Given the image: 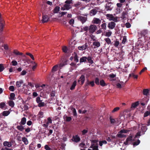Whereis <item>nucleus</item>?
Wrapping results in <instances>:
<instances>
[{"instance_id": "nucleus-48", "label": "nucleus", "mask_w": 150, "mask_h": 150, "mask_svg": "<svg viewBox=\"0 0 150 150\" xmlns=\"http://www.w3.org/2000/svg\"><path fill=\"white\" fill-rule=\"evenodd\" d=\"M150 115V111H147L144 114V117H146Z\"/></svg>"}, {"instance_id": "nucleus-23", "label": "nucleus", "mask_w": 150, "mask_h": 150, "mask_svg": "<svg viewBox=\"0 0 150 150\" xmlns=\"http://www.w3.org/2000/svg\"><path fill=\"white\" fill-rule=\"evenodd\" d=\"M142 93L144 95L147 96L149 93V90L148 89H144Z\"/></svg>"}, {"instance_id": "nucleus-24", "label": "nucleus", "mask_w": 150, "mask_h": 150, "mask_svg": "<svg viewBox=\"0 0 150 150\" xmlns=\"http://www.w3.org/2000/svg\"><path fill=\"white\" fill-rule=\"evenodd\" d=\"M76 80L74 81L70 88L71 90H73L75 88L76 85Z\"/></svg>"}, {"instance_id": "nucleus-21", "label": "nucleus", "mask_w": 150, "mask_h": 150, "mask_svg": "<svg viewBox=\"0 0 150 150\" xmlns=\"http://www.w3.org/2000/svg\"><path fill=\"white\" fill-rule=\"evenodd\" d=\"M97 12V10L95 9H93L90 11V14L91 16H94L96 13Z\"/></svg>"}, {"instance_id": "nucleus-38", "label": "nucleus", "mask_w": 150, "mask_h": 150, "mask_svg": "<svg viewBox=\"0 0 150 150\" xmlns=\"http://www.w3.org/2000/svg\"><path fill=\"white\" fill-rule=\"evenodd\" d=\"M107 144V142L105 140H102L99 142V144L100 146H102L103 144Z\"/></svg>"}, {"instance_id": "nucleus-41", "label": "nucleus", "mask_w": 150, "mask_h": 150, "mask_svg": "<svg viewBox=\"0 0 150 150\" xmlns=\"http://www.w3.org/2000/svg\"><path fill=\"white\" fill-rule=\"evenodd\" d=\"M109 119L110 120V123L111 124H114L116 122L115 119L112 118L111 116L110 117Z\"/></svg>"}, {"instance_id": "nucleus-40", "label": "nucleus", "mask_w": 150, "mask_h": 150, "mask_svg": "<svg viewBox=\"0 0 150 150\" xmlns=\"http://www.w3.org/2000/svg\"><path fill=\"white\" fill-rule=\"evenodd\" d=\"M140 142V140L138 139L137 142H134L133 143V145L134 146H137L139 144Z\"/></svg>"}, {"instance_id": "nucleus-52", "label": "nucleus", "mask_w": 150, "mask_h": 150, "mask_svg": "<svg viewBox=\"0 0 150 150\" xmlns=\"http://www.w3.org/2000/svg\"><path fill=\"white\" fill-rule=\"evenodd\" d=\"M52 120L51 119V118L50 117H49L47 118V124H48V125L49 123L52 124Z\"/></svg>"}, {"instance_id": "nucleus-26", "label": "nucleus", "mask_w": 150, "mask_h": 150, "mask_svg": "<svg viewBox=\"0 0 150 150\" xmlns=\"http://www.w3.org/2000/svg\"><path fill=\"white\" fill-rule=\"evenodd\" d=\"M64 7L66 9V10H69L72 8L71 5L67 4H64Z\"/></svg>"}, {"instance_id": "nucleus-43", "label": "nucleus", "mask_w": 150, "mask_h": 150, "mask_svg": "<svg viewBox=\"0 0 150 150\" xmlns=\"http://www.w3.org/2000/svg\"><path fill=\"white\" fill-rule=\"evenodd\" d=\"M117 136L118 137L121 138H123L126 137V135L124 134H122V133L117 134Z\"/></svg>"}, {"instance_id": "nucleus-19", "label": "nucleus", "mask_w": 150, "mask_h": 150, "mask_svg": "<svg viewBox=\"0 0 150 150\" xmlns=\"http://www.w3.org/2000/svg\"><path fill=\"white\" fill-rule=\"evenodd\" d=\"M105 9L107 11H110L112 9L111 5L110 3H108L105 6Z\"/></svg>"}, {"instance_id": "nucleus-36", "label": "nucleus", "mask_w": 150, "mask_h": 150, "mask_svg": "<svg viewBox=\"0 0 150 150\" xmlns=\"http://www.w3.org/2000/svg\"><path fill=\"white\" fill-rule=\"evenodd\" d=\"M8 104L10 106L12 107H13L14 105V103L13 101L12 100L9 101L8 102Z\"/></svg>"}, {"instance_id": "nucleus-2", "label": "nucleus", "mask_w": 150, "mask_h": 150, "mask_svg": "<svg viewBox=\"0 0 150 150\" xmlns=\"http://www.w3.org/2000/svg\"><path fill=\"white\" fill-rule=\"evenodd\" d=\"M134 141V140L132 139V136H129L127 137L126 141L124 142V144L125 145H128L129 143H130Z\"/></svg>"}, {"instance_id": "nucleus-37", "label": "nucleus", "mask_w": 150, "mask_h": 150, "mask_svg": "<svg viewBox=\"0 0 150 150\" xmlns=\"http://www.w3.org/2000/svg\"><path fill=\"white\" fill-rule=\"evenodd\" d=\"M81 5V3L80 2H78L77 3L74 4V6L76 8H79Z\"/></svg>"}, {"instance_id": "nucleus-63", "label": "nucleus", "mask_w": 150, "mask_h": 150, "mask_svg": "<svg viewBox=\"0 0 150 150\" xmlns=\"http://www.w3.org/2000/svg\"><path fill=\"white\" fill-rule=\"evenodd\" d=\"M88 130H87L84 129L82 131V134L83 135H85L86 133L88 132Z\"/></svg>"}, {"instance_id": "nucleus-46", "label": "nucleus", "mask_w": 150, "mask_h": 150, "mask_svg": "<svg viewBox=\"0 0 150 150\" xmlns=\"http://www.w3.org/2000/svg\"><path fill=\"white\" fill-rule=\"evenodd\" d=\"M66 122H69L71 121L72 120V118L71 117H68L66 116Z\"/></svg>"}, {"instance_id": "nucleus-10", "label": "nucleus", "mask_w": 150, "mask_h": 150, "mask_svg": "<svg viewBox=\"0 0 150 150\" xmlns=\"http://www.w3.org/2000/svg\"><path fill=\"white\" fill-rule=\"evenodd\" d=\"M128 16L127 13L126 11H123L122 13L121 18L123 20H125L127 18Z\"/></svg>"}, {"instance_id": "nucleus-50", "label": "nucleus", "mask_w": 150, "mask_h": 150, "mask_svg": "<svg viewBox=\"0 0 150 150\" xmlns=\"http://www.w3.org/2000/svg\"><path fill=\"white\" fill-rule=\"evenodd\" d=\"M38 103V106L39 107H43L45 105V103L44 102H40Z\"/></svg>"}, {"instance_id": "nucleus-53", "label": "nucleus", "mask_w": 150, "mask_h": 150, "mask_svg": "<svg viewBox=\"0 0 150 150\" xmlns=\"http://www.w3.org/2000/svg\"><path fill=\"white\" fill-rule=\"evenodd\" d=\"M65 4H70L72 3V0H67L65 2Z\"/></svg>"}, {"instance_id": "nucleus-56", "label": "nucleus", "mask_w": 150, "mask_h": 150, "mask_svg": "<svg viewBox=\"0 0 150 150\" xmlns=\"http://www.w3.org/2000/svg\"><path fill=\"white\" fill-rule=\"evenodd\" d=\"M4 69V67L2 64H0V72L3 71Z\"/></svg>"}, {"instance_id": "nucleus-6", "label": "nucleus", "mask_w": 150, "mask_h": 150, "mask_svg": "<svg viewBox=\"0 0 150 150\" xmlns=\"http://www.w3.org/2000/svg\"><path fill=\"white\" fill-rule=\"evenodd\" d=\"M116 25L115 23L113 21L109 22L108 25V27L110 29H113L115 27Z\"/></svg>"}, {"instance_id": "nucleus-49", "label": "nucleus", "mask_w": 150, "mask_h": 150, "mask_svg": "<svg viewBox=\"0 0 150 150\" xmlns=\"http://www.w3.org/2000/svg\"><path fill=\"white\" fill-rule=\"evenodd\" d=\"M62 50L64 52V53H67L68 52L67 48L66 46H64L62 48Z\"/></svg>"}, {"instance_id": "nucleus-62", "label": "nucleus", "mask_w": 150, "mask_h": 150, "mask_svg": "<svg viewBox=\"0 0 150 150\" xmlns=\"http://www.w3.org/2000/svg\"><path fill=\"white\" fill-rule=\"evenodd\" d=\"M11 63L12 64V65L14 66H16L18 64L17 62L15 60L12 61Z\"/></svg>"}, {"instance_id": "nucleus-34", "label": "nucleus", "mask_w": 150, "mask_h": 150, "mask_svg": "<svg viewBox=\"0 0 150 150\" xmlns=\"http://www.w3.org/2000/svg\"><path fill=\"white\" fill-rule=\"evenodd\" d=\"M104 40L107 42L108 45L110 44L111 43V41L109 38H105Z\"/></svg>"}, {"instance_id": "nucleus-20", "label": "nucleus", "mask_w": 150, "mask_h": 150, "mask_svg": "<svg viewBox=\"0 0 150 150\" xmlns=\"http://www.w3.org/2000/svg\"><path fill=\"white\" fill-rule=\"evenodd\" d=\"M93 23L98 24L100 23L101 22V20L99 18H94L93 20Z\"/></svg>"}, {"instance_id": "nucleus-54", "label": "nucleus", "mask_w": 150, "mask_h": 150, "mask_svg": "<svg viewBox=\"0 0 150 150\" xmlns=\"http://www.w3.org/2000/svg\"><path fill=\"white\" fill-rule=\"evenodd\" d=\"M43 112L42 111H40L39 112L38 115L39 117L42 118L43 117Z\"/></svg>"}, {"instance_id": "nucleus-45", "label": "nucleus", "mask_w": 150, "mask_h": 150, "mask_svg": "<svg viewBox=\"0 0 150 150\" xmlns=\"http://www.w3.org/2000/svg\"><path fill=\"white\" fill-rule=\"evenodd\" d=\"M112 33L110 31L108 32H106L105 33V36L108 37H109L111 35Z\"/></svg>"}, {"instance_id": "nucleus-44", "label": "nucleus", "mask_w": 150, "mask_h": 150, "mask_svg": "<svg viewBox=\"0 0 150 150\" xmlns=\"http://www.w3.org/2000/svg\"><path fill=\"white\" fill-rule=\"evenodd\" d=\"M141 129L142 132H144L147 130V128L145 126H143L142 127Z\"/></svg>"}, {"instance_id": "nucleus-27", "label": "nucleus", "mask_w": 150, "mask_h": 150, "mask_svg": "<svg viewBox=\"0 0 150 150\" xmlns=\"http://www.w3.org/2000/svg\"><path fill=\"white\" fill-rule=\"evenodd\" d=\"M10 113V112L9 111H4L2 113V115L4 116H7Z\"/></svg>"}, {"instance_id": "nucleus-42", "label": "nucleus", "mask_w": 150, "mask_h": 150, "mask_svg": "<svg viewBox=\"0 0 150 150\" xmlns=\"http://www.w3.org/2000/svg\"><path fill=\"white\" fill-rule=\"evenodd\" d=\"M73 114V115L74 116H76L77 115V113L76 110L75 108H72L71 109Z\"/></svg>"}, {"instance_id": "nucleus-57", "label": "nucleus", "mask_w": 150, "mask_h": 150, "mask_svg": "<svg viewBox=\"0 0 150 150\" xmlns=\"http://www.w3.org/2000/svg\"><path fill=\"white\" fill-rule=\"evenodd\" d=\"M79 146L81 148H86L85 146H86L85 144L83 143H81L79 144Z\"/></svg>"}, {"instance_id": "nucleus-58", "label": "nucleus", "mask_w": 150, "mask_h": 150, "mask_svg": "<svg viewBox=\"0 0 150 150\" xmlns=\"http://www.w3.org/2000/svg\"><path fill=\"white\" fill-rule=\"evenodd\" d=\"M99 81V80L98 78L96 77V78L95 82V83L97 85H99L100 84Z\"/></svg>"}, {"instance_id": "nucleus-55", "label": "nucleus", "mask_w": 150, "mask_h": 150, "mask_svg": "<svg viewBox=\"0 0 150 150\" xmlns=\"http://www.w3.org/2000/svg\"><path fill=\"white\" fill-rule=\"evenodd\" d=\"M127 41V37L126 36H124L123 37V39L122 40V43L123 44H125Z\"/></svg>"}, {"instance_id": "nucleus-18", "label": "nucleus", "mask_w": 150, "mask_h": 150, "mask_svg": "<svg viewBox=\"0 0 150 150\" xmlns=\"http://www.w3.org/2000/svg\"><path fill=\"white\" fill-rule=\"evenodd\" d=\"M106 16L107 17V19H109L110 21H112L113 18H114V17L112 14H107L106 15Z\"/></svg>"}, {"instance_id": "nucleus-3", "label": "nucleus", "mask_w": 150, "mask_h": 150, "mask_svg": "<svg viewBox=\"0 0 150 150\" xmlns=\"http://www.w3.org/2000/svg\"><path fill=\"white\" fill-rule=\"evenodd\" d=\"M97 28V27L93 25H91L89 27V32L90 33H93Z\"/></svg>"}, {"instance_id": "nucleus-59", "label": "nucleus", "mask_w": 150, "mask_h": 150, "mask_svg": "<svg viewBox=\"0 0 150 150\" xmlns=\"http://www.w3.org/2000/svg\"><path fill=\"white\" fill-rule=\"evenodd\" d=\"M9 90L11 91H13L14 90V87L13 86H10L9 88Z\"/></svg>"}, {"instance_id": "nucleus-25", "label": "nucleus", "mask_w": 150, "mask_h": 150, "mask_svg": "<svg viewBox=\"0 0 150 150\" xmlns=\"http://www.w3.org/2000/svg\"><path fill=\"white\" fill-rule=\"evenodd\" d=\"M59 67V65L56 64L54 65L52 68V72H54L57 70V68Z\"/></svg>"}, {"instance_id": "nucleus-12", "label": "nucleus", "mask_w": 150, "mask_h": 150, "mask_svg": "<svg viewBox=\"0 0 150 150\" xmlns=\"http://www.w3.org/2000/svg\"><path fill=\"white\" fill-rule=\"evenodd\" d=\"M88 45H87L86 43L85 44L82 46L78 47V49L79 50H83L86 49Z\"/></svg>"}, {"instance_id": "nucleus-8", "label": "nucleus", "mask_w": 150, "mask_h": 150, "mask_svg": "<svg viewBox=\"0 0 150 150\" xmlns=\"http://www.w3.org/2000/svg\"><path fill=\"white\" fill-rule=\"evenodd\" d=\"M72 140L73 141L78 142L80 141L81 139L78 136V135H76L73 136Z\"/></svg>"}, {"instance_id": "nucleus-17", "label": "nucleus", "mask_w": 150, "mask_h": 150, "mask_svg": "<svg viewBox=\"0 0 150 150\" xmlns=\"http://www.w3.org/2000/svg\"><path fill=\"white\" fill-rule=\"evenodd\" d=\"M139 101H137L135 102L132 103L131 105V108H135L139 104Z\"/></svg>"}, {"instance_id": "nucleus-28", "label": "nucleus", "mask_w": 150, "mask_h": 150, "mask_svg": "<svg viewBox=\"0 0 150 150\" xmlns=\"http://www.w3.org/2000/svg\"><path fill=\"white\" fill-rule=\"evenodd\" d=\"M22 140L23 142H24V144L25 145H27L28 144V141L26 137H24L22 138Z\"/></svg>"}, {"instance_id": "nucleus-1", "label": "nucleus", "mask_w": 150, "mask_h": 150, "mask_svg": "<svg viewBox=\"0 0 150 150\" xmlns=\"http://www.w3.org/2000/svg\"><path fill=\"white\" fill-rule=\"evenodd\" d=\"M26 118L25 117H23L19 123L20 125H18L16 127L17 129L21 131H23L25 129V128L23 125H25L26 123Z\"/></svg>"}, {"instance_id": "nucleus-35", "label": "nucleus", "mask_w": 150, "mask_h": 150, "mask_svg": "<svg viewBox=\"0 0 150 150\" xmlns=\"http://www.w3.org/2000/svg\"><path fill=\"white\" fill-rule=\"evenodd\" d=\"M100 85L102 86H104L106 85L103 79H102L100 81Z\"/></svg>"}, {"instance_id": "nucleus-31", "label": "nucleus", "mask_w": 150, "mask_h": 150, "mask_svg": "<svg viewBox=\"0 0 150 150\" xmlns=\"http://www.w3.org/2000/svg\"><path fill=\"white\" fill-rule=\"evenodd\" d=\"M132 77L134 79H137L138 77V76L137 75H135L134 73L130 74L129 75V77Z\"/></svg>"}, {"instance_id": "nucleus-5", "label": "nucleus", "mask_w": 150, "mask_h": 150, "mask_svg": "<svg viewBox=\"0 0 150 150\" xmlns=\"http://www.w3.org/2000/svg\"><path fill=\"white\" fill-rule=\"evenodd\" d=\"M86 17L81 16H78L77 17L78 19L81 22L82 24H83L87 20V16L86 15Z\"/></svg>"}, {"instance_id": "nucleus-22", "label": "nucleus", "mask_w": 150, "mask_h": 150, "mask_svg": "<svg viewBox=\"0 0 150 150\" xmlns=\"http://www.w3.org/2000/svg\"><path fill=\"white\" fill-rule=\"evenodd\" d=\"M74 61L76 62H78L79 61V59L78 58V55L77 53L76 52H74Z\"/></svg>"}, {"instance_id": "nucleus-32", "label": "nucleus", "mask_w": 150, "mask_h": 150, "mask_svg": "<svg viewBox=\"0 0 150 150\" xmlns=\"http://www.w3.org/2000/svg\"><path fill=\"white\" fill-rule=\"evenodd\" d=\"M90 84L91 85L92 87H93V86H94L95 85L94 81H92L90 82L89 81H88L86 85L87 86Z\"/></svg>"}, {"instance_id": "nucleus-15", "label": "nucleus", "mask_w": 150, "mask_h": 150, "mask_svg": "<svg viewBox=\"0 0 150 150\" xmlns=\"http://www.w3.org/2000/svg\"><path fill=\"white\" fill-rule=\"evenodd\" d=\"M87 57L86 56H83L80 58L79 61L81 63L86 62H87Z\"/></svg>"}, {"instance_id": "nucleus-29", "label": "nucleus", "mask_w": 150, "mask_h": 150, "mask_svg": "<svg viewBox=\"0 0 150 150\" xmlns=\"http://www.w3.org/2000/svg\"><path fill=\"white\" fill-rule=\"evenodd\" d=\"M15 96V94L14 93H11L10 94V97H9V99L11 100H14Z\"/></svg>"}, {"instance_id": "nucleus-51", "label": "nucleus", "mask_w": 150, "mask_h": 150, "mask_svg": "<svg viewBox=\"0 0 150 150\" xmlns=\"http://www.w3.org/2000/svg\"><path fill=\"white\" fill-rule=\"evenodd\" d=\"M0 30L1 31H2L3 30V28L4 27V23L1 22V23H0Z\"/></svg>"}, {"instance_id": "nucleus-39", "label": "nucleus", "mask_w": 150, "mask_h": 150, "mask_svg": "<svg viewBox=\"0 0 150 150\" xmlns=\"http://www.w3.org/2000/svg\"><path fill=\"white\" fill-rule=\"evenodd\" d=\"M26 54L27 55L29 56L32 60H34L35 58L33 54L29 52H26Z\"/></svg>"}, {"instance_id": "nucleus-4", "label": "nucleus", "mask_w": 150, "mask_h": 150, "mask_svg": "<svg viewBox=\"0 0 150 150\" xmlns=\"http://www.w3.org/2000/svg\"><path fill=\"white\" fill-rule=\"evenodd\" d=\"M85 80V75L83 74H82L78 80V82L81 85H83L84 82Z\"/></svg>"}, {"instance_id": "nucleus-61", "label": "nucleus", "mask_w": 150, "mask_h": 150, "mask_svg": "<svg viewBox=\"0 0 150 150\" xmlns=\"http://www.w3.org/2000/svg\"><path fill=\"white\" fill-rule=\"evenodd\" d=\"M5 104L4 102H1L0 103V107L1 108L3 109L5 106Z\"/></svg>"}, {"instance_id": "nucleus-33", "label": "nucleus", "mask_w": 150, "mask_h": 150, "mask_svg": "<svg viewBox=\"0 0 150 150\" xmlns=\"http://www.w3.org/2000/svg\"><path fill=\"white\" fill-rule=\"evenodd\" d=\"M60 7L59 6H56L54 10V13H57L59 11Z\"/></svg>"}, {"instance_id": "nucleus-30", "label": "nucleus", "mask_w": 150, "mask_h": 150, "mask_svg": "<svg viewBox=\"0 0 150 150\" xmlns=\"http://www.w3.org/2000/svg\"><path fill=\"white\" fill-rule=\"evenodd\" d=\"M101 27L102 29L106 30L107 28L106 24L105 23H103L101 25Z\"/></svg>"}, {"instance_id": "nucleus-47", "label": "nucleus", "mask_w": 150, "mask_h": 150, "mask_svg": "<svg viewBox=\"0 0 150 150\" xmlns=\"http://www.w3.org/2000/svg\"><path fill=\"white\" fill-rule=\"evenodd\" d=\"M120 108L119 107H116L112 111V113H114L115 112H117L119 110Z\"/></svg>"}, {"instance_id": "nucleus-16", "label": "nucleus", "mask_w": 150, "mask_h": 150, "mask_svg": "<svg viewBox=\"0 0 150 150\" xmlns=\"http://www.w3.org/2000/svg\"><path fill=\"white\" fill-rule=\"evenodd\" d=\"M23 81L22 80H20L19 81H17L16 82V87L18 88L20 87L22 84L23 83Z\"/></svg>"}, {"instance_id": "nucleus-11", "label": "nucleus", "mask_w": 150, "mask_h": 150, "mask_svg": "<svg viewBox=\"0 0 150 150\" xmlns=\"http://www.w3.org/2000/svg\"><path fill=\"white\" fill-rule=\"evenodd\" d=\"M87 60L88 61V62L91 64H92L94 63V62L92 59L93 57L90 56H88L87 57Z\"/></svg>"}, {"instance_id": "nucleus-14", "label": "nucleus", "mask_w": 150, "mask_h": 150, "mask_svg": "<svg viewBox=\"0 0 150 150\" xmlns=\"http://www.w3.org/2000/svg\"><path fill=\"white\" fill-rule=\"evenodd\" d=\"M3 145L4 146H7L8 147H10L11 146L12 144L10 142L5 141L3 143Z\"/></svg>"}, {"instance_id": "nucleus-7", "label": "nucleus", "mask_w": 150, "mask_h": 150, "mask_svg": "<svg viewBox=\"0 0 150 150\" xmlns=\"http://www.w3.org/2000/svg\"><path fill=\"white\" fill-rule=\"evenodd\" d=\"M148 33V31L147 30H144L141 32L140 35L142 36H143L145 39H147Z\"/></svg>"}, {"instance_id": "nucleus-64", "label": "nucleus", "mask_w": 150, "mask_h": 150, "mask_svg": "<svg viewBox=\"0 0 150 150\" xmlns=\"http://www.w3.org/2000/svg\"><path fill=\"white\" fill-rule=\"evenodd\" d=\"M45 149L46 150H51V148L47 145H46L45 146Z\"/></svg>"}, {"instance_id": "nucleus-60", "label": "nucleus", "mask_w": 150, "mask_h": 150, "mask_svg": "<svg viewBox=\"0 0 150 150\" xmlns=\"http://www.w3.org/2000/svg\"><path fill=\"white\" fill-rule=\"evenodd\" d=\"M84 31H89V27L87 26H85L83 28Z\"/></svg>"}, {"instance_id": "nucleus-13", "label": "nucleus", "mask_w": 150, "mask_h": 150, "mask_svg": "<svg viewBox=\"0 0 150 150\" xmlns=\"http://www.w3.org/2000/svg\"><path fill=\"white\" fill-rule=\"evenodd\" d=\"M93 46H94V48H96L99 47L100 46V42L97 41H95L93 43Z\"/></svg>"}, {"instance_id": "nucleus-9", "label": "nucleus", "mask_w": 150, "mask_h": 150, "mask_svg": "<svg viewBox=\"0 0 150 150\" xmlns=\"http://www.w3.org/2000/svg\"><path fill=\"white\" fill-rule=\"evenodd\" d=\"M42 18V21L43 23L47 22L49 19L48 16L46 15H43Z\"/></svg>"}]
</instances>
